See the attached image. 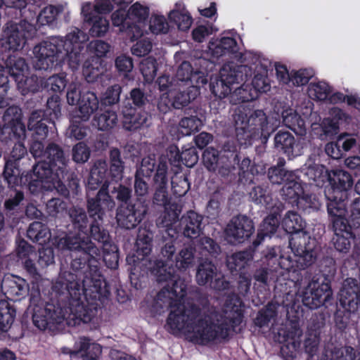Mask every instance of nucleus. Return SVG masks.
<instances>
[{"instance_id":"f257e3e1","label":"nucleus","mask_w":360,"mask_h":360,"mask_svg":"<svg viewBox=\"0 0 360 360\" xmlns=\"http://www.w3.org/2000/svg\"><path fill=\"white\" fill-rule=\"evenodd\" d=\"M167 271L162 261L155 263L152 273L162 285L154 302L157 311L170 310L167 319V328L174 335L183 334L194 343L205 345L220 343L226 340L231 331L240 330L243 321L241 302L235 294L227 296L220 314L206 297L200 302L201 307L184 302L187 285L184 280Z\"/></svg>"},{"instance_id":"f03ea898","label":"nucleus","mask_w":360,"mask_h":360,"mask_svg":"<svg viewBox=\"0 0 360 360\" xmlns=\"http://www.w3.org/2000/svg\"><path fill=\"white\" fill-rule=\"evenodd\" d=\"M56 245L61 250L71 252V268L73 271H79L85 269L86 264L87 267L84 271L82 282L78 275L68 271L61 272L53 286V291L59 295L77 297L81 287L84 290L91 287L96 288L101 281L97 260L101 252L91 240L89 237H82L79 233L67 235L56 239Z\"/></svg>"},{"instance_id":"7ed1b4c3","label":"nucleus","mask_w":360,"mask_h":360,"mask_svg":"<svg viewBox=\"0 0 360 360\" xmlns=\"http://www.w3.org/2000/svg\"><path fill=\"white\" fill-rule=\"evenodd\" d=\"M30 152L34 159L39 160L33 167V175L43 182L48 191L56 190L63 197L68 198V188L61 179L69 171L70 159L63 148L54 142H49L46 146L39 140L32 143Z\"/></svg>"},{"instance_id":"20e7f679","label":"nucleus","mask_w":360,"mask_h":360,"mask_svg":"<svg viewBox=\"0 0 360 360\" xmlns=\"http://www.w3.org/2000/svg\"><path fill=\"white\" fill-rule=\"evenodd\" d=\"M88 40V36L82 30L74 28L65 37H52L35 46L33 49V65L36 70H47L64 56L70 68L77 70L84 60L83 44Z\"/></svg>"},{"instance_id":"39448f33","label":"nucleus","mask_w":360,"mask_h":360,"mask_svg":"<svg viewBox=\"0 0 360 360\" xmlns=\"http://www.w3.org/2000/svg\"><path fill=\"white\" fill-rule=\"evenodd\" d=\"M238 139L248 140L255 137L267 139L274 131L262 110L253 109L249 105L236 108L233 115Z\"/></svg>"},{"instance_id":"423d86ee","label":"nucleus","mask_w":360,"mask_h":360,"mask_svg":"<svg viewBox=\"0 0 360 360\" xmlns=\"http://www.w3.org/2000/svg\"><path fill=\"white\" fill-rule=\"evenodd\" d=\"M109 183L105 182L96 195L90 197L87 194L86 209L91 219L89 224V236L103 244L109 241L110 236L102 226L105 211H112L116 206V202L108 193Z\"/></svg>"},{"instance_id":"0eeeda50","label":"nucleus","mask_w":360,"mask_h":360,"mask_svg":"<svg viewBox=\"0 0 360 360\" xmlns=\"http://www.w3.org/2000/svg\"><path fill=\"white\" fill-rule=\"evenodd\" d=\"M289 245L294 253L298 269H306L315 262L316 240L307 233L303 231L292 234Z\"/></svg>"},{"instance_id":"6e6552de","label":"nucleus","mask_w":360,"mask_h":360,"mask_svg":"<svg viewBox=\"0 0 360 360\" xmlns=\"http://www.w3.org/2000/svg\"><path fill=\"white\" fill-rule=\"evenodd\" d=\"M34 33V27L26 20L19 23L9 22L4 29L2 46L8 50L18 51L22 49L26 39Z\"/></svg>"},{"instance_id":"1a4fd4ad","label":"nucleus","mask_w":360,"mask_h":360,"mask_svg":"<svg viewBox=\"0 0 360 360\" xmlns=\"http://www.w3.org/2000/svg\"><path fill=\"white\" fill-rule=\"evenodd\" d=\"M195 281L200 286H209L216 291H224L230 288L229 281L218 271L215 264L207 259L198 263Z\"/></svg>"},{"instance_id":"9d476101","label":"nucleus","mask_w":360,"mask_h":360,"mask_svg":"<svg viewBox=\"0 0 360 360\" xmlns=\"http://www.w3.org/2000/svg\"><path fill=\"white\" fill-rule=\"evenodd\" d=\"M147 212L148 205L145 200L120 205L117 209V222L122 228L134 229L143 220Z\"/></svg>"},{"instance_id":"9b49d317","label":"nucleus","mask_w":360,"mask_h":360,"mask_svg":"<svg viewBox=\"0 0 360 360\" xmlns=\"http://www.w3.org/2000/svg\"><path fill=\"white\" fill-rule=\"evenodd\" d=\"M255 230L252 221L245 215L233 217L225 229V236L231 244L242 243L247 240Z\"/></svg>"},{"instance_id":"f8f14e48","label":"nucleus","mask_w":360,"mask_h":360,"mask_svg":"<svg viewBox=\"0 0 360 360\" xmlns=\"http://www.w3.org/2000/svg\"><path fill=\"white\" fill-rule=\"evenodd\" d=\"M302 297L304 305L314 309L330 302L333 291L327 282H323L321 284L310 283L304 288Z\"/></svg>"},{"instance_id":"ddd939ff","label":"nucleus","mask_w":360,"mask_h":360,"mask_svg":"<svg viewBox=\"0 0 360 360\" xmlns=\"http://www.w3.org/2000/svg\"><path fill=\"white\" fill-rule=\"evenodd\" d=\"M331 181L333 185L326 193L328 201L347 203L348 191L353 184L351 175L342 169L335 170Z\"/></svg>"},{"instance_id":"4468645a","label":"nucleus","mask_w":360,"mask_h":360,"mask_svg":"<svg viewBox=\"0 0 360 360\" xmlns=\"http://www.w3.org/2000/svg\"><path fill=\"white\" fill-rule=\"evenodd\" d=\"M347 203L331 202H327V212L329 221L334 234L347 233L352 232L353 227L349 221L346 218Z\"/></svg>"},{"instance_id":"2eb2a0df","label":"nucleus","mask_w":360,"mask_h":360,"mask_svg":"<svg viewBox=\"0 0 360 360\" xmlns=\"http://www.w3.org/2000/svg\"><path fill=\"white\" fill-rule=\"evenodd\" d=\"M340 303L347 311L354 312L360 306V283L354 278H346L340 290Z\"/></svg>"},{"instance_id":"dca6fc26","label":"nucleus","mask_w":360,"mask_h":360,"mask_svg":"<svg viewBox=\"0 0 360 360\" xmlns=\"http://www.w3.org/2000/svg\"><path fill=\"white\" fill-rule=\"evenodd\" d=\"M32 320L39 329L45 330L52 325L61 323L65 320V313L58 307L47 304L44 308L34 311Z\"/></svg>"},{"instance_id":"f3484780","label":"nucleus","mask_w":360,"mask_h":360,"mask_svg":"<svg viewBox=\"0 0 360 360\" xmlns=\"http://www.w3.org/2000/svg\"><path fill=\"white\" fill-rule=\"evenodd\" d=\"M176 233L172 229H166L156 236V243L160 248V255L162 261L165 264V268L169 265L168 262H173V257L176 252L175 241H176ZM159 260L156 261V262Z\"/></svg>"},{"instance_id":"a211bd4d","label":"nucleus","mask_w":360,"mask_h":360,"mask_svg":"<svg viewBox=\"0 0 360 360\" xmlns=\"http://www.w3.org/2000/svg\"><path fill=\"white\" fill-rule=\"evenodd\" d=\"M123 127L127 131L148 128L151 124V117L145 111H136L131 106L125 105L122 110Z\"/></svg>"},{"instance_id":"6ab92c4d","label":"nucleus","mask_w":360,"mask_h":360,"mask_svg":"<svg viewBox=\"0 0 360 360\" xmlns=\"http://www.w3.org/2000/svg\"><path fill=\"white\" fill-rule=\"evenodd\" d=\"M203 217L194 211H189L180 219L179 226L183 236L187 238L195 239L203 230Z\"/></svg>"},{"instance_id":"aec40b11","label":"nucleus","mask_w":360,"mask_h":360,"mask_svg":"<svg viewBox=\"0 0 360 360\" xmlns=\"http://www.w3.org/2000/svg\"><path fill=\"white\" fill-rule=\"evenodd\" d=\"M198 87L195 84L177 85L176 87L169 90V96L172 101V105L176 109H181L188 105L199 95Z\"/></svg>"},{"instance_id":"412c9836","label":"nucleus","mask_w":360,"mask_h":360,"mask_svg":"<svg viewBox=\"0 0 360 360\" xmlns=\"http://www.w3.org/2000/svg\"><path fill=\"white\" fill-rule=\"evenodd\" d=\"M219 75L231 86L234 84L245 83L252 76V70L245 65L226 64L221 68Z\"/></svg>"},{"instance_id":"4be33fe9","label":"nucleus","mask_w":360,"mask_h":360,"mask_svg":"<svg viewBox=\"0 0 360 360\" xmlns=\"http://www.w3.org/2000/svg\"><path fill=\"white\" fill-rule=\"evenodd\" d=\"M70 314L66 317L65 314V319L70 324V321H73L74 325H79L81 322L88 323L96 314V309L93 306H87L84 303L80 302L79 300H73L70 303Z\"/></svg>"},{"instance_id":"5701e85b","label":"nucleus","mask_w":360,"mask_h":360,"mask_svg":"<svg viewBox=\"0 0 360 360\" xmlns=\"http://www.w3.org/2000/svg\"><path fill=\"white\" fill-rule=\"evenodd\" d=\"M202 72L196 70H194L191 64L188 61H184L179 66L175 80L178 82V85H198L200 84H205L207 82L206 79L204 77Z\"/></svg>"},{"instance_id":"b1692460","label":"nucleus","mask_w":360,"mask_h":360,"mask_svg":"<svg viewBox=\"0 0 360 360\" xmlns=\"http://www.w3.org/2000/svg\"><path fill=\"white\" fill-rule=\"evenodd\" d=\"M302 330L298 323H292L287 332L285 344L281 347V352L285 360H292L300 345Z\"/></svg>"},{"instance_id":"393cba45","label":"nucleus","mask_w":360,"mask_h":360,"mask_svg":"<svg viewBox=\"0 0 360 360\" xmlns=\"http://www.w3.org/2000/svg\"><path fill=\"white\" fill-rule=\"evenodd\" d=\"M264 259L267 265L270 266V270L275 271L276 273L279 269H284L288 271H295L299 269L296 266L295 259H292L289 255H280L278 257L274 248L267 250L264 255Z\"/></svg>"},{"instance_id":"a878e982","label":"nucleus","mask_w":360,"mask_h":360,"mask_svg":"<svg viewBox=\"0 0 360 360\" xmlns=\"http://www.w3.org/2000/svg\"><path fill=\"white\" fill-rule=\"evenodd\" d=\"M45 113L41 110L32 111L28 118L27 129L36 139H45L49 133Z\"/></svg>"},{"instance_id":"bb28decb","label":"nucleus","mask_w":360,"mask_h":360,"mask_svg":"<svg viewBox=\"0 0 360 360\" xmlns=\"http://www.w3.org/2000/svg\"><path fill=\"white\" fill-rule=\"evenodd\" d=\"M355 358L356 352L353 347H338L328 342L324 347L321 360H354Z\"/></svg>"},{"instance_id":"cd10ccee","label":"nucleus","mask_w":360,"mask_h":360,"mask_svg":"<svg viewBox=\"0 0 360 360\" xmlns=\"http://www.w3.org/2000/svg\"><path fill=\"white\" fill-rule=\"evenodd\" d=\"M78 106L77 117L82 121L86 122L98 109L99 101L95 93L88 91L82 94Z\"/></svg>"},{"instance_id":"c85d7f7f","label":"nucleus","mask_w":360,"mask_h":360,"mask_svg":"<svg viewBox=\"0 0 360 360\" xmlns=\"http://www.w3.org/2000/svg\"><path fill=\"white\" fill-rule=\"evenodd\" d=\"M196 248L193 245H184L175 256V267L185 271L193 267L195 263Z\"/></svg>"},{"instance_id":"c756f323","label":"nucleus","mask_w":360,"mask_h":360,"mask_svg":"<svg viewBox=\"0 0 360 360\" xmlns=\"http://www.w3.org/2000/svg\"><path fill=\"white\" fill-rule=\"evenodd\" d=\"M109 162V177L112 181L117 183L123 179L125 168L124 162L119 149L114 148L110 150Z\"/></svg>"},{"instance_id":"7c9ffc66","label":"nucleus","mask_w":360,"mask_h":360,"mask_svg":"<svg viewBox=\"0 0 360 360\" xmlns=\"http://www.w3.org/2000/svg\"><path fill=\"white\" fill-rule=\"evenodd\" d=\"M283 124L293 131L297 136H303L307 133L304 120L292 109H288L282 112Z\"/></svg>"},{"instance_id":"2f4dec72","label":"nucleus","mask_w":360,"mask_h":360,"mask_svg":"<svg viewBox=\"0 0 360 360\" xmlns=\"http://www.w3.org/2000/svg\"><path fill=\"white\" fill-rule=\"evenodd\" d=\"M25 200L24 192L20 190H11L4 202V213L6 217L15 216L20 212L21 205Z\"/></svg>"},{"instance_id":"473e14b6","label":"nucleus","mask_w":360,"mask_h":360,"mask_svg":"<svg viewBox=\"0 0 360 360\" xmlns=\"http://www.w3.org/2000/svg\"><path fill=\"white\" fill-rule=\"evenodd\" d=\"M108 164L105 160L99 159L96 160L91 169L88 179L87 188L94 191L103 181L108 172Z\"/></svg>"},{"instance_id":"72a5a7b5","label":"nucleus","mask_w":360,"mask_h":360,"mask_svg":"<svg viewBox=\"0 0 360 360\" xmlns=\"http://www.w3.org/2000/svg\"><path fill=\"white\" fill-rule=\"evenodd\" d=\"M68 214L73 228L86 233L89 225V217L85 210L79 206H72L69 208Z\"/></svg>"},{"instance_id":"f704fd0d","label":"nucleus","mask_w":360,"mask_h":360,"mask_svg":"<svg viewBox=\"0 0 360 360\" xmlns=\"http://www.w3.org/2000/svg\"><path fill=\"white\" fill-rule=\"evenodd\" d=\"M109 183L108 193L109 195L115 200L122 203L121 205H127L131 202L133 195L132 188L130 185H124L122 184H117L113 186L110 187V181L105 180L102 186L105 183Z\"/></svg>"},{"instance_id":"c9c22d12","label":"nucleus","mask_w":360,"mask_h":360,"mask_svg":"<svg viewBox=\"0 0 360 360\" xmlns=\"http://www.w3.org/2000/svg\"><path fill=\"white\" fill-rule=\"evenodd\" d=\"M94 125L96 126L98 130L108 131L115 126L118 123V116L115 111L112 110H106L101 114L94 115Z\"/></svg>"},{"instance_id":"e433bc0d","label":"nucleus","mask_w":360,"mask_h":360,"mask_svg":"<svg viewBox=\"0 0 360 360\" xmlns=\"http://www.w3.org/2000/svg\"><path fill=\"white\" fill-rule=\"evenodd\" d=\"M165 207L163 214L158 219L157 224L162 227L169 229L175 223L181 212V206L176 202H169Z\"/></svg>"},{"instance_id":"4c0bfd02","label":"nucleus","mask_w":360,"mask_h":360,"mask_svg":"<svg viewBox=\"0 0 360 360\" xmlns=\"http://www.w3.org/2000/svg\"><path fill=\"white\" fill-rule=\"evenodd\" d=\"M297 174L294 178L290 179L285 181L281 190V194L285 200H289L293 203L299 199V196L302 193V188L299 182Z\"/></svg>"},{"instance_id":"58836bf2","label":"nucleus","mask_w":360,"mask_h":360,"mask_svg":"<svg viewBox=\"0 0 360 360\" xmlns=\"http://www.w3.org/2000/svg\"><path fill=\"white\" fill-rule=\"evenodd\" d=\"M253 259L252 252L250 250L233 253L227 257L226 264L231 271H240L245 268L248 263Z\"/></svg>"},{"instance_id":"ea45409f","label":"nucleus","mask_w":360,"mask_h":360,"mask_svg":"<svg viewBox=\"0 0 360 360\" xmlns=\"http://www.w3.org/2000/svg\"><path fill=\"white\" fill-rule=\"evenodd\" d=\"M27 236L32 241L42 244L49 240L51 232L46 225L40 221H34L30 224Z\"/></svg>"},{"instance_id":"a19ab883","label":"nucleus","mask_w":360,"mask_h":360,"mask_svg":"<svg viewBox=\"0 0 360 360\" xmlns=\"http://www.w3.org/2000/svg\"><path fill=\"white\" fill-rule=\"evenodd\" d=\"M279 224V217L276 213L267 216L262 225L261 231L258 233L257 238L253 242L254 247L258 246L264 236H270L276 231Z\"/></svg>"},{"instance_id":"79ce46f5","label":"nucleus","mask_w":360,"mask_h":360,"mask_svg":"<svg viewBox=\"0 0 360 360\" xmlns=\"http://www.w3.org/2000/svg\"><path fill=\"white\" fill-rule=\"evenodd\" d=\"M4 66L8 70V72L16 79L23 77L24 72L27 70V65L25 60L17 56H10L3 63Z\"/></svg>"},{"instance_id":"37998d69","label":"nucleus","mask_w":360,"mask_h":360,"mask_svg":"<svg viewBox=\"0 0 360 360\" xmlns=\"http://www.w3.org/2000/svg\"><path fill=\"white\" fill-rule=\"evenodd\" d=\"M3 178L11 188L20 184L21 174L17 162L12 160H6L3 172Z\"/></svg>"},{"instance_id":"c03bdc74","label":"nucleus","mask_w":360,"mask_h":360,"mask_svg":"<svg viewBox=\"0 0 360 360\" xmlns=\"http://www.w3.org/2000/svg\"><path fill=\"white\" fill-rule=\"evenodd\" d=\"M153 233L146 228H140L137 234L136 245L137 252L143 256L148 255L152 250Z\"/></svg>"},{"instance_id":"a18cd8bd","label":"nucleus","mask_w":360,"mask_h":360,"mask_svg":"<svg viewBox=\"0 0 360 360\" xmlns=\"http://www.w3.org/2000/svg\"><path fill=\"white\" fill-rule=\"evenodd\" d=\"M294 136L287 131H278L274 136V145L278 149L282 150L288 156L293 155L295 145Z\"/></svg>"},{"instance_id":"49530a36","label":"nucleus","mask_w":360,"mask_h":360,"mask_svg":"<svg viewBox=\"0 0 360 360\" xmlns=\"http://www.w3.org/2000/svg\"><path fill=\"white\" fill-rule=\"evenodd\" d=\"M176 7L169 13V20L176 25L179 30L186 31L192 24L191 16L184 8H181L180 4H176Z\"/></svg>"},{"instance_id":"de8ad7c7","label":"nucleus","mask_w":360,"mask_h":360,"mask_svg":"<svg viewBox=\"0 0 360 360\" xmlns=\"http://www.w3.org/2000/svg\"><path fill=\"white\" fill-rule=\"evenodd\" d=\"M18 88L23 95L28 93H35L39 91L42 86L43 79L36 75H31L24 78L23 77L16 79Z\"/></svg>"},{"instance_id":"09e8293b","label":"nucleus","mask_w":360,"mask_h":360,"mask_svg":"<svg viewBox=\"0 0 360 360\" xmlns=\"http://www.w3.org/2000/svg\"><path fill=\"white\" fill-rule=\"evenodd\" d=\"M281 224L285 231L291 235L297 232H303V221L295 212L288 211L285 214Z\"/></svg>"},{"instance_id":"8fccbe9b","label":"nucleus","mask_w":360,"mask_h":360,"mask_svg":"<svg viewBox=\"0 0 360 360\" xmlns=\"http://www.w3.org/2000/svg\"><path fill=\"white\" fill-rule=\"evenodd\" d=\"M6 292L11 296H23L27 294L28 284L26 281L20 277L14 276L11 279L5 281Z\"/></svg>"},{"instance_id":"3c124183","label":"nucleus","mask_w":360,"mask_h":360,"mask_svg":"<svg viewBox=\"0 0 360 360\" xmlns=\"http://www.w3.org/2000/svg\"><path fill=\"white\" fill-rule=\"evenodd\" d=\"M202 125V120L195 115L183 117L179 122L181 133L186 136L199 131Z\"/></svg>"},{"instance_id":"603ef678","label":"nucleus","mask_w":360,"mask_h":360,"mask_svg":"<svg viewBox=\"0 0 360 360\" xmlns=\"http://www.w3.org/2000/svg\"><path fill=\"white\" fill-rule=\"evenodd\" d=\"M229 95L230 102L233 105L248 102L253 100L255 97L252 92L250 86L245 83H243L240 87L236 88L234 91L230 93Z\"/></svg>"},{"instance_id":"864d4df0","label":"nucleus","mask_w":360,"mask_h":360,"mask_svg":"<svg viewBox=\"0 0 360 360\" xmlns=\"http://www.w3.org/2000/svg\"><path fill=\"white\" fill-rule=\"evenodd\" d=\"M296 174L295 172L287 171L279 167H270L267 173L269 181L274 184H283Z\"/></svg>"},{"instance_id":"5fc2aeb1","label":"nucleus","mask_w":360,"mask_h":360,"mask_svg":"<svg viewBox=\"0 0 360 360\" xmlns=\"http://www.w3.org/2000/svg\"><path fill=\"white\" fill-rule=\"evenodd\" d=\"M210 88L212 93L219 98L229 96L232 89L220 75L211 78Z\"/></svg>"},{"instance_id":"6e6d98bb","label":"nucleus","mask_w":360,"mask_h":360,"mask_svg":"<svg viewBox=\"0 0 360 360\" xmlns=\"http://www.w3.org/2000/svg\"><path fill=\"white\" fill-rule=\"evenodd\" d=\"M354 238L352 232H347V233L334 234L332 242L337 251L340 253H347L351 249Z\"/></svg>"},{"instance_id":"4d7b16f0","label":"nucleus","mask_w":360,"mask_h":360,"mask_svg":"<svg viewBox=\"0 0 360 360\" xmlns=\"http://www.w3.org/2000/svg\"><path fill=\"white\" fill-rule=\"evenodd\" d=\"M79 341H84V345L81 349V356L84 360H98L101 354V347L99 345L96 343H91L89 339L82 337Z\"/></svg>"},{"instance_id":"13d9d810","label":"nucleus","mask_w":360,"mask_h":360,"mask_svg":"<svg viewBox=\"0 0 360 360\" xmlns=\"http://www.w3.org/2000/svg\"><path fill=\"white\" fill-rule=\"evenodd\" d=\"M15 311L6 302H0V331H6L14 321Z\"/></svg>"},{"instance_id":"bf43d9fd","label":"nucleus","mask_w":360,"mask_h":360,"mask_svg":"<svg viewBox=\"0 0 360 360\" xmlns=\"http://www.w3.org/2000/svg\"><path fill=\"white\" fill-rule=\"evenodd\" d=\"M171 183L174 193L179 197L186 194L190 189V184L184 174L175 173Z\"/></svg>"},{"instance_id":"052dcab7","label":"nucleus","mask_w":360,"mask_h":360,"mask_svg":"<svg viewBox=\"0 0 360 360\" xmlns=\"http://www.w3.org/2000/svg\"><path fill=\"white\" fill-rule=\"evenodd\" d=\"M250 197L255 202L268 206L271 200V197L268 191L267 185L257 186L252 188Z\"/></svg>"},{"instance_id":"680f3d73","label":"nucleus","mask_w":360,"mask_h":360,"mask_svg":"<svg viewBox=\"0 0 360 360\" xmlns=\"http://www.w3.org/2000/svg\"><path fill=\"white\" fill-rule=\"evenodd\" d=\"M330 92V87L324 82L311 83L309 86V95L314 99L324 101L328 97Z\"/></svg>"},{"instance_id":"e2e57ef3","label":"nucleus","mask_w":360,"mask_h":360,"mask_svg":"<svg viewBox=\"0 0 360 360\" xmlns=\"http://www.w3.org/2000/svg\"><path fill=\"white\" fill-rule=\"evenodd\" d=\"M302 172L309 180H311L316 184H320L323 181L326 177L325 173L326 171L323 166L314 164L303 168Z\"/></svg>"},{"instance_id":"0e129e2a","label":"nucleus","mask_w":360,"mask_h":360,"mask_svg":"<svg viewBox=\"0 0 360 360\" xmlns=\"http://www.w3.org/2000/svg\"><path fill=\"white\" fill-rule=\"evenodd\" d=\"M167 163L165 157H160L156 172L153 177L155 187H167Z\"/></svg>"},{"instance_id":"69168bd1","label":"nucleus","mask_w":360,"mask_h":360,"mask_svg":"<svg viewBox=\"0 0 360 360\" xmlns=\"http://www.w3.org/2000/svg\"><path fill=\"white\" fill-rule=\"evenodd\" d=\"M325 326V317L323 314L315 313L309 320L307 335L320 337L321 329Z\"/></svg>"},{"instance_id":"338daca9","label":"nucleus","mask_w":360,"mask_h":360,"mask_svg":"<svg viewBox=\"0 0 360 360\" xmlns=\"http://www.w3.org/2000/svg\"><path fill=\"white\" fill-rule=\"evenodd\" d=\"M140 70L146 82H151L156 76V60L152 57L143 59L140 64Z\"/></svg>"},{"instance_id":"774afa93","label":"nucleus","mask_w":360,"mask_h":360,"mask_svg":"<svg viewBox=\"0 0 360 360\" xmlns=\"http://www.w3.org/2000/svg\"><path fill=\"white\" fill-rule=\"evenodd\" d=\"M88 22L92 23V26L90 29V33L94 37H100L103 35L108 31L109 27L108 20L98 14L93 18L92 21H89Z\"/></svg>"}]
</instances>
